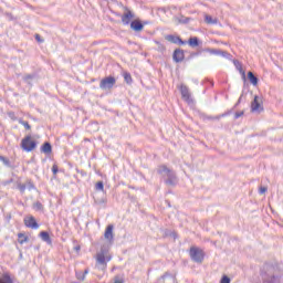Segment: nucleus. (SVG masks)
I'll use <instances>...</instances> for the list:
<instances>
[{"mask_svg": "<svg viewBox=\"0 0 283 283\" xmlns=\"http://www.w3.org/2000/svg\"><path fill=\"white\" fill-rule=\"evenodd\" d=\"M143 28H145V24H143L140 20H134L130 22V29L135 32H142Z\"/></svg>", "mask_w": 283, "mask_h": 283, "instance_id": "nucleus-13", "label": "nucleus"}, {"mask_svg": "<svg viewBox=\"0 0 283 283\" xmlns=\"http://www.w3.org/2000/svg\"><path fill=\"white\" fill-rule=\"evenodd\" d=\"M29 240H30V238L28 235H25V233H18L19 244H25V242H28Z\"/></svg>", "mask_w": 283, "mask_h": 283, "instance_id": "nucleus-18", "label": "nucleus"}, {"mask_svg": "<svg viewBox=\"0 0 283 283\" xmlns=\"http://www.w3.org/2000/svg\"><path fill=\"white\" fill-rule=\"evenodd\" d=\"M21 147L24 151H34L36 149V142L32 139V136H27L22 139Z\"/></svg>", "mask_w": 283, "mask_h": 283, "instance_id": "nucleus-3", "label": "nucleus"}, {"mask_svg": "<svg viewBox=\"0 0 283 283\" xmlns=\"http://www.w3.org/2000/svg\"><path fill=\"white\" fill-rule=\"evenodd\" d=\"M252 112H260L262 109V99L260 96L255 95L253 102L251 103Z\"/></svg>", "mask_w": 283, "mask_h": 283, "instance_id": "nucleus-11", "label": "nucleus"}, {"mask_svg": "<svg viewBox=\"0 0 283 283\" xmlns=\"http://www.w3.org/2000/svg\"><path fill=\"white\" fill-rule=\"evenodd\" d=\"M33 209H34L35 211H41V210L43 209V205H41V202H35V203L33 205Z\"/></svg>", "mask_w": 283, "mask_h": 283, "instance_id": "nucleus-27", "label": "nucleus"}, {"mask_svg": "<svg viewBox=\"0 0 283 283\" xmlns=\"http://www.w3.org/2000/svg\"><path fill=\"white\" fill-rule=\"evenodd\" d=\"M242 78L245 81L247 80V74L243 72L242 73Z\"/></svg>", "mask_w": 283, "mask_h": 283, "instance_id": "nucleus-38", "label": "nucleus"}, {"mask_svg": "<svg viewBox=\"0 0 283 283\" xmlns=\"http://www.w3.org/2000/svg\"><path fill=\"white\" fill-rule=\"evenodd\" d=\"M40 238H42V240L49 244L52 242V239H50V233L45 231L40 232Z\"/></svg>", "mask_w": 283, "mask_h": 283, "instance_id": "nucleus-20", "label": "nucleus"}, {"mask_svg": "<svg viewBox=\"0 0 283 283\" xmlns=\"http://www.w3.org/2000/svg\"><path fill=\"white\" fill-rule=\"evenodd\" d=\"M157 171L166 178L165 182L168 187H176L178 185V177L176 176V172L167 168V166H159Z\"/></svg>", "mask_w": 283, "mask_h": 283, "instance_id": "nucleus-1", "label": "nucleus"}, {"mask_svg": "<svg viewBox=\"0 0 283 283\" xmlns=\"http://www.w3.org/2000/svg\"><path fill=\"white\" fill-rule=\"evenodd\" d=\"M165 39L169 43H175V44H179V45H187L186 41H182V39H180V36H176L174 34H168V35L165 36Z\"/></svg>", "mask_w": 283, "mask_h": 283, "instance_id": "nucleus-9", "label": "nucleus"}, {"mask_svg": "<svg viewBox=\"0 0 283 283\" xmlns=\"http://www.w3.org/2000/svg\"><path fill=\"white\" fill-rule=\"evenodd\" d=\"M206 23H210V24H216L218 23L217 20H213V18L211 15H206Z\"/></svg>", "mask_w": 283, "mask_h": 283, "instance_id": "nucleus-22", "label": "nucleus"}, {"mask_svg": "<svg viewBox=\"0 0 283 283\" xmlns=\"http://www.w3.org/2000/svg\"><path fill=\"white\" fill-rule=\"evenodd\" d=\"M136 15L134 14V12L127 10L122 17V22L124 23V25H129V23H132V19H134Z\"/></svg>", "mask_w": 283, "mask_h": 283, "instance_id": "nucleus-12", "label": "nucleus"}, {"mask_svg": "<svg viewBox=\"0 0 283 283\" xmlns=\"http://www.w3.org/2000/svg\"><path fill=\"white\" fill-rule=\"evenodd\" d=\"M41 151L42 154H52V144H50L49 142H45L42 147H41Z\"/></svg>", "mask_w": 283, "mask_h": 283, "instance_id": "nucleus-15", "label": "nucleus"}, {"mask_svg": "<svg viewBox=\"0 0 283 283\" xmlns=\"http://www.w3.org/2000/svg\"><path fill=\"white\" fill-rule=\"evenodd\" d=\"M114 283H125V281H124L123 279L116 277L115 281H114Z\"/></svg>", "mask_w": 283, "mask_h": 283, "instance_id": "nucleus-37", "label": "nucleus"}, {"mask_svg": "<svg viewBox=\"0 0 283 283\" xmlns=\"http://www.w3.org/2000/svg\"><path fill=\"white\" fill-rule=\"evenodd\" d=\"M241 116H244V111H240L234 114L235 120H238V118H241Z\"/></svg>", "mask_w": 283, "mask_h": 283, "instance_id": "nucleus-30", "label": "nucleus"}, {"mask_svg": "<svg viewBox=\"0 0 283 283\" xmlns=\"http://www.w3.org/2000/svg\"><path fill=\"white\" fill-rule=\"evenodd\" d=\"M224 116H229V113H223L218 116H209V115L202 114L201 118L202 120H220L221 118H224Z\"/></svg>", "mask_w": 283, "mask_h": 283, "instance_id": "nucleus-14", "label": "nucleus"}, {"mask_svg": "<svg viewBox=\"0 0 283 283\" xmlns=\"http://www.w3.org/2000/svg\"><path fill=\"white\" fill-rule=\"evenodd\" d=\"M268 191V188L266 187H260L259 188V193L262 196L264 195V192Z\"/></svg>", "mask_w": 283, "mask_h": 283, "instance_id": "nucleus-33", "label": "nucleus"}, {"mask_svg": "<svg viewBox=\"0 0 283 283\" xmlns=\"http://www.w3.org/2000/svg\"><path fill=\"white\" fill-rule=\"evenodd\" d=\"M189 255L193 262L202 264L205 262V251L200 248L191 247L189 250Z\"/></svg>", "mask_w": 283, "mask_h": 283, "instance_id": "nucleus-2", "label": "nucleus"}, {"mask_svg": "<svg viewBox=\"0 0 283 283\" xmlns=\"http://www.w3.org/2000/svg\"><path fill=\"white\" fill-rule=\"evenodd\" d=\"M181 97L184 101L188 103V105H193V97H191V93L189 92V87L181 85L180 86Z\"/></svg>", "mask_w": 283, "mask_h": 283, "instance_id": "nucleus-6", "label": "nucleus"}, {"mask_svg": "<svg viewBox=\"0 0 283 283\" xmlns=\"http://www.w3.org/2000/svg\"><path fill=\"white\" fill-rule=\"evenodd\" d=\"M123 77L125 83H127V85H132V83H134V80L132 78V73L126 71L123 73Z\"/></svg>", "mask_w": 283, "mask_h": 283, "instance_id": "nucleus-17", "label": "nucleus"}, {"mask_svg": "<svg viewBox=\"0 0 283 283\" xmlns=\"http://www.w3.org/2000/svg\"><path fill=\"white\" fill-rule=\"evenodd\" d=\"M25 186L29 191H32V189H34V184L31 180H29Z\"/></svg>", "mask_w": 283, "mask_h": 283, "instance_id": "nucleus-28", "label": "nucleus"}, {"mask_svg": "<svg viewBox=\"0 0 283 283\" xmlns=\"http://www.w3.org/2000/svg\"><path fill=\"white\" fill-rule=\"evenodd\" d=\"M221 56H229V53L227 51H220L219 53Z\"/></svg>", "mask_w": 283, "mask_h": 283, "instance_id": "nucleus-36", "label": "nucleus"}, {"mask_svg": "<svg viewBox=\"0 0 283 283\" xmlns=\"http://www.w3.org/2000/svg\"><path fill=\"white\" fill-rule=\"evenodd\" d=\"M116 85V77L107 76L99 82L101 90H112Z\"/></svg>", "mask_w": 283, "mask_h": 283, "instance_id": "nucleus-4", "label": "nucleus"}, {"mask_svg": "<svg viewBox=\"0 0 283 283\" xmlns=\"http://www.w3.org/2000/svg\"><path fill=\"white\" fill-rule=\"evenodd\" d=\"M23 78H24L25 83H29V85H30V81H32V78H34V75L29 74V75H25Z\"/></svg>", "mask_w": 283, "mask_h": 283, "instance_id": "nucleus-29", "label": "nucleus"}, {"mask_svg": "<svg viewBox=\"0 0 283 283\" xmlns=\"http://www.w3.org/2000/svg\"><path fill=\"white\" fill-rule=\"evenodd\" d=\"M24 224L28 227V229H39V223L32 216H29L24 219Z\"/></svg>", "mask_w": 283, "mask_h": 283, "instance_id": "nucleus-10", "label": "nucleus"}, {"mask_svg": "<svg viewBox=\"0 0 283 283\" xmlns=\"http://www.w3.org/2000/svg\"><path fill=\"white\" fill-rule=\"evenodd\" d=\"M0 161L3 163L4 167H12V164L10 163V159H8L4 156H0Z\"/></svg>", "mask_w": 283, "mask_h": 283, "instance_id": "nucleus-21", "label": "nucleus"}, {"mask_svg": "<svg viewBox=\"0 0 283 283\" xmlns=\"http://www.w3.org/2000/svg\"><path fill=\"white\" fill-rule=\"evenodd\" d=\"M52 172L54 176H56L59 174V166L56 164L53 165Z\"/></svg>", "mask_w": 283, "mask_h": 283, "instance_id": "nucleus-31", "label": "nucleus"}, {"mask_svg": "<svg viewBox=\"0 0 283 283\" xmlns=\"http://www.w3.org/2000/svg\"><path fill=\"white\" fill-rule=\"evenodd\" d=\"M188 45H190V48H198V45H200V40L198 36H192L188 40Z\"/></svg>", "mask_w": 283, "mask_h": 283, "instance_id": "nucleus-16", "label": "nucleus"}, {"mask_svg": "<svg viewBox=\"0 0 283 283\" xmlns=\"http://www.w3.org/2000/svg\"><path fill=\"white\" fill-rule=\"evenodd\" d=\"M104 238L109 243L114 242V226L113 224H109L106 227L105 232H104Z\"/></svg>", "mask_w": 283, "mask_h": 283, "instance_id": "nucleus-8", "label": "nucleus"}, {"mask_svg": "<svg viewBox=\"0 0 283 283\" xmlns=\"http://www.w3.org/2000/svg\"><path fill=\"white\" fill-rule=\"evenodd\" d=\"M35 41H38V43H43V39H41V35L35 34Z\"/></svg>", "mask_w": 283, "mask_h": 283, "instance_id": "nucleus-34", "label": "nucleus"}, {"mask_svg": "<svg viewBox=\"0 0 283 283\" xmlns=\"http://www.w3.org/2000/svg\"><path fill=\"white\" fill-rule=\"evenodd\" d=\"M189 21H191V18H187L184 15L179 18V23H189Z\"/></svg>", "mask_w": 283, "mask_h": 283, "instance_id": "nucleus-25", "label": "nucleus"}, {"mask_svg": "<svg viewBox=\"0 0 283 283\" xmlns=\"http://www.w3.org/2000/svg\"><path fill=\"white\" fill-rule=\"evenodd\" d=\"M175 63H182L185 61V51L182 49H176L172 54Z\"/></svg>", "mask_w": 283, "mask_h": 283, "instance_id": "nucleus-7", "label": "nucleus"}, {"mask_svg": "<svg viewBox=\"0 0 283 283\" xmlns=\"http://www.w3.org/2000/svg\"><path fill=\"white\" fill-rule=\"evenodd\" d=\"M18 189H19L20 193H25V189H27L25 184H19Z\"/></svg>", "mask_w": 283, "mask_h": 283, "instance_id": "nucleus-26", "label": "nucleus"}, {"mask_svg": "<svg viewBox=\"0 0 283 283\" xmlns=\"http://www.w3.org/2000/svg\"><path fill=\"white\" fill-rule=\"evenodd\" d=\"M111 260L112 255H109V252L107 250H102L96 255V261L98 262V264H105V266L107 265V262H109Z\"/></svg>", "mask_w": 283, "mask_h": 283, "instance_id": "nucleus-5", "label": "nucleus"}, {"mask_svg": "<svg viewBox=\"0 0 283 283\" xmlns=\"http://www.w3.org/2000/svg\"><path fill=\"white\" fill-rule=\"evenodd\" d=\"M220 283H231V279H229V276L224 275V276H222Z\"/></svg>", "mask_w": 283, "mask_h": 283, "instance_id": "nucleus-32", "label": "nucleus"}, {"mask_svg": "<svg viewBox=\"0 0 283 283\" xmlns=\"http://www.w3.org/2000/svg\"><path fill=\"white\" fill-rule=\"evenodd\" d=\"M210 54H220V50L212 49L210 50Z\"/></svg>", "mask_w": 283, "mask_h": 283, "instance_id": "nucleus-35", "label": "nucleus"}, {"mask_svg": "<svg viewBox=\"0 0 283 283\" xmlns=\"http://www.w3.org/2000/svg\"><path fill=\"white\" fill-rule=\"evenodd\" d=\"M19 123H20V125H23V127L25 129H32V126H30V123H28V122H25L23 119H19Z\"/></svg>", "mask_w": 283, "mask_h": 283, "instance_id": "nucleus-23", "label": "nucleus"}, {"mask_svg": "<svg viewBox=\"0 0 283 283\" xmlns=\"http://www.w3.org/2000/svg\"><path fill=\"white\" fill-rule=\"evenodd\" d=\"M248 78L250 81V83H252V85H258V76H255V74H253V72H248Z\"/></svg>", "mask_w": 283, "mask_h": 283, "instance_id": "nucleus-19", "label": "nucleus"}, {"mask_svg": "<svg viewBox=\"0 0 283 283\" xmlns=\"http://www.w3.org/2000/svg\"><path fill=\"white\" fill-rule=\"evenodd\" d=\"M96 191H103V189H105V185L103 184V181H98L95 185Z\"/></svg>", "mask_w": 283, "mask_h": 283, "instance_id": "nucleus-24", "label": "nucleus"}]
</instances>
